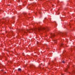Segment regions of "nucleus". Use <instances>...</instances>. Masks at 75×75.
Here are the masks:
<instances>
[{
    "label": "nucleus",
    "instance_id": "nucleus-4",
    "mask_svg": "<svg viewBox=\"0 0 75 75\" xmlns=\"http://www.w3.org/2000/svg\"><path fill=\"white\" fill-rule=\"evenodd\" d=\"M18 71H21V69L20 68H19L18 69Z\"/></svg>",
    "mask_w": 75,
    "mask_h": 75
},
{
    "label": "nucleus",
    "instance_id": "nucleus-5",
    "mask_svg": "<svg viewBox=\"0 0 75 75\" xmlns=\"http://www.w3.org/2000/svg\"><path fill=\"white\" fill-rule=\"evenodd\" d=\"M62 62V63H65V61H63Z\"/></svg>",
    "mask_w": 75,
    "mask_h": 75
},
{
    "label": "nucleus",
    "instance_id": "nucleus-8",
    "mask_svg": "<svg viewBox=\"0 0 75 75\" xmlns=\"http://www.w3.org/2000/svg\"><path fill=\"white\" fill-rule=\"evenodd\" d=\"M36 31H37L35 30V31L34 32L35 33V32H36Z\"/></svg>",
    "mask_w": 75,
    "mask_h": 75
},
{
    "label": "nucleus",
    "instance_id": "nucleus-2",
    "mask_svg": "<svg viewBox=\"0 0 75 75\" xmlns=\"http://www.w3.org/2000/svg\"><path fill=\"white\" fill-rule=\"evenodd\" d=\"M51 35H52V37H54V36H55V35L54 34H52Z\"/></svg>",
    "mask_w": 75,
    "mask_h": 75
},
{
    "label": "nucleus",
    "instance_id": "nucleus-10",
    "mask_svg": "<svg viewBox=\"0 0 75 75\" xmlns=\"http://www.w3.org/2000/svg\"><path fill=\"white\" fill-rule=\"evenodd\" d=\"M24 33H26V32H25Z\"/></svg>",
    "mask_w": 75,
    "mask_h": 75
},
{
    "label": "nucleus",
    "instance_id": "nucleus-1",
    "mask_svg": "<svg viewBox=\"0 0 75 75\" xmlns=\"http://www.w3.org/2000/svg\"><path fill=\"white\" fill-rule=\"evenodd\" d=\"M45 30V28H39L38 30L39 31H41V30Z\"/></svg>",
    "mask_w": 75,
    "mask_h": 75
},
{
    "label": "nucleus",
    "instance_id": "nucleus-3",
    "mask_svg": "<svg viewBox=\"0 0 75 75\" xmlns=\"http://www.w3.org/2000/svg\"><path fill=\"white\" fill-rule=\"evenodd\" d=\"M53 41L54 42H57V40H53Z\"/></svg>",
    "mask_w": 75,
    "mask_h": 75
},
{
    "label": "nucleus",
    "instance_id": "nucleus-11",
    "mask_svg": "<svg viewBox=\"0 0 75 75\" xmlns=\"http://www.w3.org/2000/svg\"><path fill=\"white\" fill-rule=\"evenodd\" d=\"M19 1H20V0H18Z\"/></svg>",
    "mask_w": 75,
    "mask_h": 75
},
{
    "label": "nucleus",
    "instance_id": "nucleus-12",
    "mask_svg": "<svg viewBox=\"0 0 75 75\" xmlns=\"http://www.w3.org/2000/svg\"><path fill=\"white\" fill-rule=\"evenodd\" d=\"M5 73H6V72H5Z\"/></svg>",
    "mask_w": 75,
    "mask_h": 75
},
{
    "label": "nucleus",
    "instance_id": "nucleus-6",
    "mask_svg": "<svg viewBox=\"0 0 75 75\" xmlns=\"http://www.w3.org/2000/svg\"><path fill=\"white\" fill-rule=\"evenodd\" d=\"M67 70V69H66L65 70V72H67L66 70Z\"/></svg>",
    "mask_w": 75,
    "mask_h": 75
},
{
    "label": "nucleus",
    "instance_id": "nucleus-13",
    "mask_svg": "<svg viewBox=\"0 0 75 75\" xmlns=\"http://www.w3.org/2000/svg\"><path fill=\"white\" fill-rule=\"evenodd\" d=\"M18 2H20V1H19Z\"/></svg>",
    "mask_w": 75,
    "mask_h": 75
},
{
    "label": "nucleus",
    "instance_id": "nucleus-7",
    "mask_svg": "<svg viewBox=\"0 0 75 75\" xmlns=\"http://www.w3.org/2000/svg\"><path fill=\"white\" fill-rule=\"evenodd\" d=\"M62 45H63V44H61V46H62Z\"/></svg>",
    "mask_w": 75,
    "mask_h": 75
},
{
    "label": "nucleus",
    "instance_id": "nucleus-9",
    "mask_svg": "<svg viewBox=\"0 0 75 75\" xmlns=\"http://www.w3.org/2000/svg\"><path fill=\"white\" fill-rule=\"evenodd\" d=\"M69 67V65L67 66V67Z\"/></svg>",
    "mask_w": 75,
    "mask_h": 75
}]
</instances>
